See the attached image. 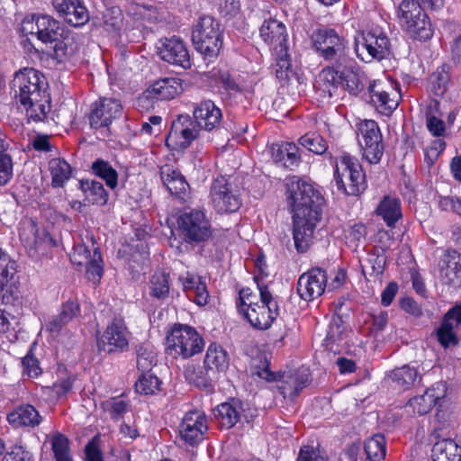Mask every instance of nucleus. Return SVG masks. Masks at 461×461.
Masks as SVG:
<instances>
[{
  "label": "nucleus",
  "instance_id": "nucleus-1",
  "mask_svg": "<svg viewBox=\"0 0 461 461\" xmlns=\"http://www.w3.org/2000/svg\"><path fill=\"white\" fill-rule=\"evenodd\" d=\"M10 86L16 102L25 110L28 122H45L51 109V97L43 73L23 68L14 73Z\"/></svg>",
  "mask_w": 461,
  "mask_h": 461
},
{
  "label": "nucleus",
  "instance_id": "nucleus-2",
  "mask_svg": "<svg viewBox=\"0 0 461 461\" xmlns=\"http://www.w3.org/2000/svg\"><path fill=\"white\" fill-rule=\"evenodd\" d=\"M366 77L354 59L350 62L336 68H324L314 85L316 92L322 98L333 97L341 86L349 95L357 96L365 88Z\"/></svg>",
  "mask_w": 461,
  "mask_h": 461
},
{
  "label": "nucleus",
  "instance_id": "nucleus-3",
  "mask_svg": "<svg viewBox=\"0 0 461 461\" xmlns=\"http://www.w3.org/2000/svg\"><path fill=\"white\" fill-rule=\"evenodd\" d=\"M285 199L293 216L322 214L325 199L313 184L298 176L285 178Z\"/></svg>",
  "mask_w": 461,
  "mask_h": 461
},
{
  "label": "nucleus",
  "instance_id": "nucleus-4",
  "mask_svg": "<svg viewBox=\"0 0 461 461\" xmlns=\"http://www.w3.org/2000/svg\"><path fill=\"white\" fill-rule=\"evenodd\" d=\"M257 282L260 294L261 303L245 301V291L240 293V298L237 302V308L240 313L249 321L251 326L258 330L268 329L272 322L279 314V307L276 300L273 297L267 285L259 281L258 276L254 277Z\"/></svg>",
  "mask_w": 461,
  "mask_h": 461
},
{
  "label": "nucleus",
  "instance_id": "nucleus-5",
  "mask_svg": "<svg viewBox=\"0 0 461 461\" xmlns=\"http://www.w3.org/2000/svg\"><path fill=\"white\" fill-rule=\"evenodd\" d=\"M312 47L317 55L329 65L326 68H336L350 62L348 41L340 36L335 29L321 26L311 35Z\"/></svg>",
  "mask_w": 461,
  "mask_h": 461
},
{
  "label": "nucleus",
  "instance_id": "nucleus-6",
  "mask_svg": "<svg viewBox=\"0 0 461 461\" xmlns=\"http://www.w3.org/2000/svg\"><path fill=\"white\" fill-rule=\"evenodd\" d=\"M176 224L179 236L186 244L202 245L212 237V221L203 208H185L180 212Z\"/></svg>",
  "mask_w": 461,
  "mask_h": 461
},
{
  "label": "nucleus",
  "instance_id": "nucleus-7",
  "mask_svg": "<svg viewBox=\"0 0 461 461\" xmlns=\"http://www.w3.org/2000/svg\"><path fill=\"white\" fill-rule=\"evenodd\" d=\"M334 180L338 190L347 195H358L367 186L362 165L349 154L342 155L336 164Z\"/></svg>",
  "mask_w": 461,
  "mask_h": 461
},
{
  "label": "nucleus",
  "instance_id": "nucleus-8",
  "mask_svg": "<svg viewBox=\"0 0 461 461\" xmlns=\"http://www.w3.org/2000/svg\"><path fill=\"white\" fill-rule=\"evenodd\" d=\"M204 341L196 330L185 324H176L167 336V354L176 358H189L203 351Z\"/></svg>",
  "mask_w": 461,
  "mask_h": 461
},
{
  "label": "nucleus",
  "instance_id": "nucleus-9",
  "mask_svg": "<svg viewBox=\"0 0 461 461\" xmlns=\"http://www.w3.org/2000/svg\"><path fill=\"white\" fill-rule=\"evenodd\" d=\"M192 41L195 50L205 58H215L221 47L220 23L211 15H203L193 25Z\"/></svg>",
  "mask_w": 461,
  "mask_h": 461
},
{
  "label": "nucleus",
  "instance_id": "nucleus-10",
  "mask_svg": "<svg viewBox=\"0 0 461 461\" xmlns=\"http://www.w3.org/2000/svg\"><path fill=\"white\" fill-rule=\"evenodd\" d=\"M398 16L402 28L411 38L425 41L433 36L434 30L429 17L415 0H402Z\"/></svg>",
  "mask_w": 461,
  "mask_h": 461
},
{
  "label": "nucleus",
  "instance_id": "nucleus-11",
  "mask_svg": "<svg viewBox=\"0 0 461 461\" xmlns=\"http://www.w3.org/2000/svg\"><path fill=\"white\" fill-rule=\"evenodd\" d=\"M391 41L379 26L364 31L356 41V53L364 62L382 60L391 54Z\"/></svg>",
  "mask_w": 461,
  "mask_h": 461
},
{
  "label": "nucleus",
  "instance_id": "nucleus-12",
  "mask_svg": "<svg viewBox=\"0 0 461 461\" xmlns=\"http://www.w3.org/2000/svg\"><path fill=\"white\" fill-rule=\"evenodd\" d=\"M357 132L363 158L370 164L379 163L384 154V143L378 123L374 120H364L357 125Z\"/></svg>",
  "mask_w": 461,
  "mask_h": 461
},
{
  "label": "nucleus",
  "instance_id": "nucleus-13",
  "mask_svg": "<svg viewBox=\"0 0 461 461\" xmlns=\"http://www.w3.org/2000/svg\"><path fill=\"white\" fill-rule=\"evenodd\" d=\"M200 131L193 117L188 114H180L172 122L166 145L171 149H185L198 138Z\"/></svg>",
  "mask_w": 461,
  "mask_h": 461
},
{
  "label": "nucleus",
  "instance_id": "nucleus-14",
  "mask_svg": "<svg viewBox=\"0 0 461 461\" xmlns=\"http://www.w3.org/2000/svg\"><path fill=\"white\" fill-rule=\"evenodd\" d=\"M210 198L217 213H232L237 212L241 205L240 195L233 191L231 184L223 176L217 177L212 181Z\"/></svg>",
  "mask_w": 461,
  "mask_h": 461
},
{
  "label": "nucleus",
  "instance_id": "nucleus-15",
  "mask_svg": "<svg viewBox=\"0 0 461 461\" xmlns=\"http://www.w3.org/2000/svg\"><path fill=\"white\" fill-rule=\"evenodd\" d=\"M129 331L123 319L114 317L97 338L99 351L106 353L123 352L129 348Z\"/></svg>",
  "mask_w": 461,
  "mask_h": 461
},
{
  "label": "nucleus",
  "instance_id": "nucleus-16",
  "mask_svg": "<svg viewBox=\"0 0 461 461\" xmlns=\"http://www.w3.org/2000/svg\"><path fill=\"white\" fill-rule=\"evenodd\" d=\"M208 429V420L204 412L192 410L182 418L179 424V436L186 445L194 447L203 440Z\"/></svg>",
  "mask_w": 461,
  "mask_h": 461
},
{
  "label": "nucleus",
  "instance_id": "nucleus-17",
  "mask_svg": "<svg viewBox=\"0 0 461 461\" xmlns=\"http://www.w3.org/2000/svg\"><path fill=\"white\" fill-rule=\"evenodd\" d=\"M327 281V272L323 268L312 267L299 276L297 294L305 302L313 301L323 294Z\"/></svg>",
  "mask_w": 461,
  "mask_h": 461
},
{
  "label": "nucleus",
  "instance_id": "nucleus-18",
  "mask_svg": "<svg viewBox=\"0 0 461 461\" xmlns=\"http://www.w3.org/2000/svg\"><path fill=\"white\" fill-rule=\"evenodd\" d=\"M368 92L371 104L382 115L390 116L399 105L401 95L391 84L373 81Z\"/></svg>",
  "mask_w": 461,
  "mask_h": 461
},
{
  "label": "nucleus",
  "instance_id": "nucleus-19",
  "mask_svg": "<svg viewBox=\"0 0 461 461\" xmlns=\"http://www.w3.org/2000/svg\"><path fill=\"white\" fill-rule=\"evenodd\" d=\"M64 30L59 21L47 14L33 15L31 21L23 22V31L35 34L45 44L59 40Z\"/></svg>",
  "mask_w": 461,
  "mask_h": 461
},
{
  "label": "nucleus",
  "instance_id": "nucleus-20",
  "mask_svg": "<svg viewBox=\"0 0 461 461\" xmlns=\"http://www.w3.org/2000/svg\"><path fill=\"white\" fill-rule=\"evenodd\" d=\"M122 114V105L118 99L103 97L92 104L88 116L91 128L108 127Z\"/></svg>",
  "mask_w": 461,
  "mask_h": 461
},
{
  "label": "nucleus",
  "instance_id": "nucleus-21",
  "mask_svg": "<svg viewBox=\"0 0 461 461\" xmlns=\"http://www.w3.org/2000/svg\"><path fill=\"white\" fill-rule=\"evenodd\" d=\"M447 390L445 382L435 383L423 394L410 399L405 406L406 411L413 415L429 413L446 396Z\"/></svg>",
  "mask_w": 461,
  "mask_h": 461
},
{
  "label": "nucleus",
  "instance_id": "nucleus-22",
  "mask_svg": "<svg viewBox=\"0 0 461 461\" xmlns=\"http://www.w3.org/2000/svg\"><path fill=\"white\" fill-rule=\"evenodd\" d=\"M321 219V214H310L296 218L293 216L294 246L299 253H304L312 244L316 224Z\"/></svg>",
  "mask_w": 461,
  "mask_h": 461
},
{
  "label": "nucleus",
  "instance_id": "nucleus-23",
  "mask_svg": "<svg viewBox=\"0 0 461 461\" xmlns=\"http://www.w3.org/2000/svg\"><path fill=\"white\" fill-rule=\"evenodd\" d=\"M17 263L0 249V300L10 303L16 291L15 275Z\"/></svg>",
  "mask_w": 461,
  "mask_h": 461
},
{
  "label": "nucleus",
  "instance_id": "nucleus-24",
  "mask_svg": "<svg viewBox=\"0 0 461 461\" xmlns=\"http://www.w3.org/2000/svg\"><path fill=\"white\" fill-rule=\"evenodd\" d=\"M160 58L169 64L183 68L191 67L190 55L187 47L179 37L167 38L159 49Z\"/></svg>",
  "mask_w": 461,
  "mask_h": 461
},
{
  "label": "nucleus",
  "instance_id": "nucleus-25",
  "mask_svg": "<svg viewBox=\"0 0 461 461\" xmlns=\"http://www.w3.org/2000/svg\"><path fill=\"white\" fill-rule=\"evenodd\" d=\"M193 119L201 130L212 131L221 126L222 112L212 100H203L194 104Z\"/></svg>",
  "mask_w": 461,
  "mask_h": 461
},
{
  "label": "nucleus",
  "instance_id": "nucleus-26",
  "mask_svg": "<svg viewBox=\"0 0 461 461\" xmlns=\"http://www.w3.org/2000/svg\"><path fill=\"white\" fill-rule=\"evenodd\" d=\"M214 418L221 429H229L234 427L242 419L249 422L245 412L243 403L238 399H230L219 404L213 411Z\"/></svg>",
  "mask_w": 461,
  "mask_h": 461
},
{
  "label": "nucleus",
  "instance_id": "nucleus-27",
  "mask_svg": "<svg viewBox=\"0 0 461 461\" xmlns=\"http://www.w3.org/2000/svg\"><path fill=\"white\" fill-rule=\"evenodd\" d=\"M261 39L275 51L288 49V35L285 25L276 19H269L263 23L259 29Z\"/></svg>",
  "mask_w": 461,
  "mask_h": 461
},
{
  "label": "nucleus",
  "instance_id": "nucleus-28",
  "mask_svg": "<svg viewBox=\"0 0 461 461\" xmlns=\"http://www.w3.org/2000/svg\"><path fill=\"white\" fill-rule=\"evenodd\" d=\"M59 16L74 27L84 25L89 19L88 12L80 0H52Z\"/></svg>",
  "mask_w": 461,
  "mask_h": 461
},
{
  "label": "nucleus",
  "instance_id": "nucleus-29",
  "mask_svg": "<svg viewBox=\"0 0 461 461\" xmlns=\"http://www.w3.org/2000/svg\"><path fill=\"white\" fill-rule=\"evenodd\" d=\"M160 178L167 191L179 199H185L189 185L181 172L171 165H164L159 170Z\"/></svg>",
  "mask_w": 461,
  "mask_h": 461
},
{
  "label": "nucleus",
  "instance_id": "nucleus-30",
  "mask_svg": "<svg viewBox=\"0 0 461 461\" xmlns=\"http://www.w3.org/2000/svg\"><path fill=\"white\" fill-rule=\"evenodd\" d=\"M179 280L182 282L183 289L190 300L199 306H204L208 303L209 293L206 284L201 276L187 272L185 276H180Z\"/></svg>",
  "mask_w": 461,
  "mask_h": 461
},
{
  "label": "nucleus",
  "instance_id": "nucleus-31",
  "mask_svg": "<svg viewBox=\"0 0 461 461\" xmlns=\"http://www.w3.org/2000/svg\"><path fill=\"white\" fill-rule=\"evenodd\" d=\"M299 150L293 142L274 143L271 146V157L275 163L292 170L301 163Z\"/></svg>",
  "mask_w": 461,
  "mask_h": 461
},
{
  "label": "nucleus",
  "instance_id": "nucleus-32",
  "mask_svg": "<svg viewBox=\"0 0 461 461\" xmlns=\"http://www.w3.org/2000/svg\"><path fill=\"white\" fill-rule=\"evenodd\" d=\"M183 92L182 80L178 77H164L156 81L147 90L148 97L171 100Z\"/></svg>",
  "mask_w": 461,
  "mask_h": 461
},
{
  "label": "nucleus",
  "instance_id": "nucleus-33",
  "mask_svg": "<svg viewBox=\"0 0 461 461\" xmlns=\"http://www.w3.org/2000/svg\"><path fill=\"white\" fill-rule=\"evenodd\" d=\"M80 306L77 302L68 300L62 303L58 314L51 317L46 323V331L53 334H59L61 330L67 326L73 319L79 316Z\"/></svg>",
  "mask_w": 461,
  "mask_h": 461
},
{
  "label": "nucleus",
  "instance_id": "nucleus-34",
  "mask_svg": "<svg viewBox=\"0 0 461 461\" xmlns=\"http://www.w3.org/2000/svg\"><path fill=\"white\" fill-rule=\"evenodd\" d=\"M375 213L381 217L387 227L395 228L397 221L402 219V203L399 198L384 195L379 202Z\"/></svg>",
  "mask_w": 461,
  "mask_h": 461
},
{
  "label": "nucleus",
  "instance_id": "nucleus-35",
  "mask_svg": "<svg viewBox=\"0 0 461 461\" xmlns=\"http://www.w3.org/2000/svg\"><path fill=\"white\" fill-rule=\"evenodd\" d=\"M38 411L31 404L17 407L7 415L8 422L14 427H35L41 423Z\"/></svg>",
  "mask_w": 461,
  "mask_h": 461
},
{
  "label": "nucleus",
  "instance_id": "nucleus-36",
  "mask_svg": "<svg viewBox=\"0 0 461 461\" xmlns=\"http://www.w3.org/2000/svg\"><path fill=\"white\" fill-rule=\"evenodd\" d=\"M215 374H212L208 367L188 366L185 370V377L186 381L195 387L204 390L206 393L214 391L212 379Z\"/></svg>",
  "mask_w": 461,
  "mask_h": 461
},
{
  "label": "nucleus",
  "instance_id": "nucleus-37",
  "mask_svg": "<svg viewBox=\"0 0 461 461\" xmlns=\"http://www.w3.org/2000/svg\"><path fill=\"white\" fill-rule=\"evenodd\" d=\"M432 453L433 461H461V447L450 438L436 442Z\"/></svg>",
  "mask_w": 461,
  "mask_h": 461
},
{
  "label": "nucleus",
  "instance_id": "nucleus-38",
  "mask_svg": "<svg viewBox=\"0 0 461 461\" xmlns=\"http://www.w3.org/2000/svg\"><path fill=\"white\" fill-rule=\"evenodd\" d=\"M389 376L396 386L402 390L410 389L415 385L416 382H420L421 379V375L417 368L410 365H403L401 367L394 368L391 371Z\"/></svg>",
  "mask_w": 461,
  "mask_h": 461
},
{
  "label": "nucleus",
  "instance_id": "nucleus-39",
  "mask_svg": "<svg viewBox=\"0 0 461 461\" xmlns=\"http://www.w3.org/2000/svg\"><path fill=\"white\" fill-rule=\"evenodd\" d=\"M79 188L84 193L88 203L97 205L106 204L109 195L103 184L99 181L82 179L79 181Z\"/></svg>",
  "mask_w": 461,
  "mask_h": 461
},
{
  "label": "nucleus",
  "instance_id": "nucleus-40",
  "mask_svg": "<svg viewBox=\"0 0 461 461\" xmlns=\"http://www.w3.org/2000/svg\"><path fill=\"white\" fill-rule=\"evenodd\" d=\"M204 366L211 370L212 374H215L216 369L218 372L225 371L229 366V357L227 352L221 346L212 343L206 351L204 357Z\"/></svg>",
  "mask_w": 461,
  "mask_h": 461
},
{
  "label": "nucleus",
  "instance_id": "nucleus-41",
  "mask_svg": "<svg viewBox=\"0 0 461 461\" xmlns=\"http://www.w3.org/2000/svg\"><path fill=\"white\" fill-rule=\"evenodd\" d=\"M450 82V66L443 64L438 67L429 77L428 90L435 96H442Z\"/></svg>",
  "mask_w": 461,
  "mask_h": 461
},
{
  "label": "nucleus",
  "instance_id": "nucleus-42",
  "mask_svg": "<svg viewBox=\"0 0 461 461\" xmlns=\"http://www.w3.org/2000/svg\"><path fill=\"white\" fill-rule=\"evenodd\" d=\"M49 169L51 175V185L55 188L63 187L71 177L72 168L63 158H55L50 159Z\"/></svg>",
  "mask_w": 461,
  "mask_h": 461
},
{
  "label": "nucleus",
  "instance_id": "nucleus-43",
  "mask_svg": "<svg viewBox=\"0 0 461 461\" xmlns=\"http://www.w3.org/2000/svg\"><path fill=\"white\" fill-rule=\"evenodd\" d=\"M149 294L157 300H165L169 295V275L155 272L148 283Z\"/></svg>",
  "mask_w": 461,
  "mask_h": 461
},
{
  "label": "nucleus",
  "instance_id": "nucleus-44",
  "mask_svg": "<svg viewBox=\"0 0 461 461\" xmlns=\"http://www.w3.org/2000/svg\"><path fill=\"white\" fill-rule=\"evenodd\" d=\"M95 176L105 181L106 185L114 189L118 184V173L112 165L104 159H96L91 167Z\"/></svg>",
  "mask_w": 461,
  "mask_h": 461
},
{
  "label": "nucleus",
  "instance_id": "nucleus-45",
  "mask_svg": "<svg viewBox=\"0 0 461 461\" xmlns=\"http://www.w3.org/2000/svg\"><path fill=\"white\" fill-rule=\"evenodd\" d=\"M93 246V258L89 264L86 267V275L89 281L95 285L98 284L102 278L104 273V263L102 259L101 251L98 246L93 240V237L90 238Z\"/></svg>",
  "mask_w": 461,
  "mask_h": 461
},
{
  "label": "nucleus",
  "instance_id": "nucleus-46",
  "mask_svg": "<svg viewBox=\"0 0 461 461\" xmlns=\"http://www.w3.org/2000/svg\"><path fill=\"white\" fill-rule=\"evenodd\" d=\"M366 461H382L386 454L385 438L377 434L368 438L364 447Z\"/></svg>",
  "mask_w": 461,
  "mask_h": 461
},
{
  "label": "nucleus",
  "instance_id": "nucleus-47",
  "mask_svg": "<svg viewBox=\"0 0 461 461\" xmlns=\"http://www.w3.org/2000/svg\"><path fill=\"white\" fill-rule=\"evenodd\" d=\"M441 275L447 285L452 286L461 285L460 254H455L448 258L446 267L441 270Z\"/></svg>",
  "mask_w": 461,
  "mask_h": 461
},
{
  "label": "nucleus",
  "instance_id": "nucleus-48",
  "mask_svg": "<svg viewBox=\"0 0 461 461\" xmlns=\"http://www.w3.org/2000/svg\"><path fill=\"white\" fill-rule=\"evenodd\" d=\"M157 353L155 348L149 343H143L137 348V366L144 372H149L157 365Z\"/></svg>",
  "mask_w": 461,
  "mask_h": 461
},
{
  "label": "nucleus",
  "instance_id": "nucleus-49",
  "mask_svg": "<svg viewBox=\"0 0 461 461\" xmlns=\"http://www.w3.org/2000/svg\"><path fill=\"white\" fill-rule=\"evenodd\" d=\"M299 143L309 151L322 155L328 149L327 140L317 132H307L299 139Z\"/></svg>",
  "mask_w": 461,
  "mask_h": 461
},
{
  "label": "nucleus",
  "instance_id": "nucleus-50",
  "mask_svg": "<svg viewBox=\"0 0 461 461\" xmlns=\"http://www.w3.org/2000/svg\"><path fill=\"white\" fill-rule=\"evenodd\" d=\"M161 381L158 376L149 372H144L135 383L137 393L149 395L155 394L160 389Z\"/></svg>",
  "mask_w": 461,
  "mask_h": 461
},
{
  "label": "nucleus",
  "instance_id": "nucleus-51",
  "mask_svg": "<svg viewBox=\"0 0 461 461\" xmlns=\"http://www.w3.org/2000/svg\"><path fill=\"white\" fill-rule=\"evenodd\" d=\"M53 43H55L53 47L55 58L60 60L72 55L77 50L74 36L65 31L60 39Z\"/></svg>",
  "mask_w": 461,
  "mask_h": 461
},
{
  "label": "nucleus",
  "instance_id": "nucleus-52",
  "mask_svg": "<svg viewBox=\"0 0 461 461\" xmlns=\"http://www.w3.org/2000/svg\"><path fill=\"white\" fill-rule=\"evenodd\" d=\"M51 449L56 461H73L70 455L68 438L63 434L59 433L52 437Z\"/></svg>",
  "mask_w": 461,
  "mask_h": 461
},
{
  "label": "nucleus",
  "instance_id": "nucleus-53",
  "mask_svg": "<svg viewBox=\"0 0 461 461\" xmlns=\"http://www.w3.org/2000/svg\"><path fill=\"white\" fill-rule=\"evenodd\" d=\"M102 408L112 420H119L129 411V402L119 397H112L102 403Z\"/></svg>",
  "mask_w": 461,
  "mask_h": 461
},
{
  "label": "nucleus",
  "instance_id": "nucleus-54",
  "mask_svg": "<svg viewBox=\"0 0 461 461\" xmlns=\"http://www.w3.org/2000/svg\"><path fill=\"white\" fill-rule=\"evenodd\" d=\"M454 328L453 322H448L442 319L440 325L436 330L438 341L444 348H447L451 345H456L458 343L456 334L454 332Z\"/></svg>",
  "mask_w": 461,
  "mask_h": 461
},
{
  "label": "nucleus",
  "instance_id": "nucleus-55",
  "mask_svg": "<svg viewBox=\"0 0 461 461\" xmlns=\"http://www.w3.org/2000/svg\"><path fill=\"white\" fill-rule=\"evenodd\" d=\"M277 53L276 62L274 66V72L276 78L280 82H286L290 79L293 75L291 68V60L287 54V50L281 51H276Z\"/></svg>",
  "mask_w": 461,
  "mask_h": 461
},
{
  "label": "nucleus",
  "instance_id": "nucleus-56",
  "mask_svg": "<svg viewBox=\"0 0 461 461\" xmlns=\"http://www.w3.org/2000/svg\"><path fill=\"white\" fill-rule=\"evenodd\" d=\"M35 344H32L27 354L22 358L23 374L29 378H37L42 373L40 362L32 352Z\"/></svg>",
  "mask_w": 461,
  "mask_h": 461
},
{
  "label": "nucleus",
  "instance_id": "nucleus-57",
  "mask_svg": "<svg viewBox=\"0 0 461 461\" xmlns=\"http://www.w3.org/2000/svg\"><path fill=\"white\" fill-rule=\"evenodd\" d=\"M93 249H91L85 243H78L73 247L70 254V261L77 267H85L93 258Z\"/></svg>",
  "mask_w": 461,
  "mask_h": 461
},
{
  "label": "nucleus",
  "instance_id": "nucleus-58",
  "mask_svg": "<svg viewBox=\"0 0 461 461\" xmlns=\"http://www.w3.org/2000/svg\"><path fill=\"white\" fill-rule=\"evenodd\" d=\"M14 176V161L11 155H0V186L6 185Z\"/></svg>",
  "mask_w": 461,
  "mask_h": 461
},
{
  "label": "nucleus",
  "instance_id": "nucleus-59",
  "mask_svg": "<svg viewBox=\"0 0 461 461\" xmlns=\"http://www.w3.org/2000/svg\"><path fill=\"white\" fill-rule=\"evenodd\" d=\"M385 262L386 258L383 253H371L368 255V258L366 259V266H365V267H370L371 272L369 273V275L377 277L383 274L384 270Z\"/></svg>",
  "mask_w": 461,
  "mask_h": 461
},
{
  "label": "nucleus",
  "instance_id": "nucleus-60",
  "mask_svg": "<svg viewBox=\"0 0 461 461\" xmlns=\"http://www.w3.org/2000/svg\"><path fill=\"white\" fill-rule=\"evenodd\" d=\"M298 461H327L326 456L321 454L320 449L312 446H303L301 447Z\"/></svg>",
  "mask_w": 461,
  "mask_h": 461
},
{
  "label": "nucleus",
  "instance_id": "nucleus-61",
  "mask_svg": "<svg viewBox=\"0 0 461 461\" xmlns=\"http://www.w3.org/2000/svg\"><path fill=\"white\" fill-rule=\"evenodd\" d=\"M438 206L442 211L453 212L461 216V199L456 196H440Z\"/></svg>",
  "mask_w": 461,
  "mask_h": 461
},
{
  "label": "nucleus",
  "instance_id": "nucleus-62",
  "mask_svg": "<svg viewBox=\"0 0 461 461\" xmlns=\"http://www.w3.org/2000/svg\"><path fill=\"white\" fill-rule=\"evenodd\" d=\"M426 125L429 131L437 137H442L446 132V123L443 120L435 115L428 114L426 117Z\"/></svg>",
  "mask_w": 461,
  "mask_h": 461
},
{
  "label": "nucleus",
  "instance_id": "nucleus-63",
  "mask_svg": "<svg viewBox=\"0 0 461 461\" xmlns=\"http://www.w3.org/2000/svg\"><path fill=\"white\" fill-rule=\"evenodd\" d=\"M3 461H33L30 452L25 451L23 447L15 446L10 452H7Z\"/></svg>",
  "mask_w": 461,
  "mask_h": 461
},
{
  "label": "nucleus",
  "instance_id": "nucleus-64",
  "mask_svg": "<svg viewBox=\"0 0 461 461\" xmlns=\"http://www.w3.org/2000/svg\"><path fill=\"white\" fill-rule=\"evenodd\" d=\"M220 81L223 88L227 91L241 93L244 89L243 86H240L229 72L221 73Z\"/></svg>",
  "mask_w": 461,
  "mask_h": 461
}]
</instances>
